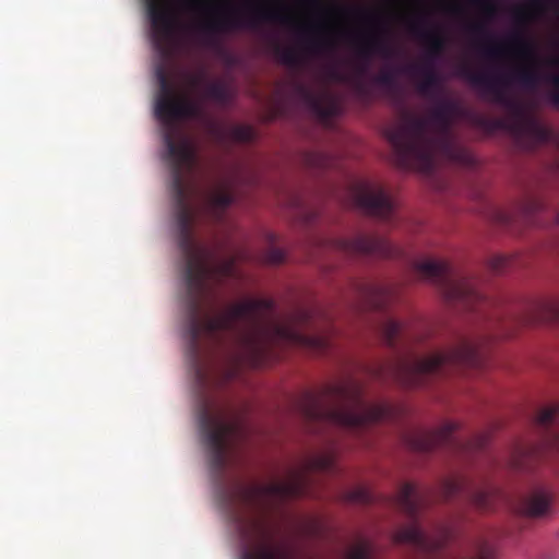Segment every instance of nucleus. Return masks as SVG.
Masks as SVG:
<instances>
[{"label": "nucleus", "instance_id": "nucleus-8", "mask_svg": "<svg viewBox=\"0 0 559 559\" xmlns=\"http://www.w3.org/2000/svg\"><path fill=\"white\" fill-rule=\"evenodd\" d=\"M556 412V408H545L538 414L537 420L540 424H546L555 416Z\"/></svg>", "mask_w": 559, "mask_h": 559}, {"label": "nucleus", "instance_id": "nucleus-6", "mask_svg": "<svg viewBox=\"0 0 559 559\" xmlns=\"http://www.w3.org/2000/svg\"><path fill=\"white\" fill-rule=\"evenodd\" d=\"M475 559H497V550L491 546L479 548Z\"/></svg>", "mask_w": 559, "mask_h": 559}, {"label": "nucleus", "instance_id": "nucleus-5", "mask_svg": "<svg viewBox=\"0 0 559 559\" xmlns=\"http://www.w3.org/2000/svg\"><path fill=\"white\" fill-rule=\"evenodd\" d=\"M459 428V424L455 421H445L442 423L438 429V433L440 435V438H445L449 436L452 431L456 430Z\"/></svg>", "mask_w": 559, "mask_h": 559}, {"label": "nucleus", "instance_id": "nucleus-3", "mask_svg": "<svg viewBox=\"0 0 559 559\" xmlns=\"http://www.w3.org/2000/svg\"><path fill=\"white\" fill-rule=\"evenodd\" d=\"M452 364L474 365L480 357V347L476 343L465 342L449 346Z\"/></svg>", "mask_w": 559, "mask_h": 559}, {"label": "nucleus", "instance_id": "nucleus-2", "mask_svg": "<svg viewBox=\"0 0 559 559\" xmlns=\"http://www.w3.org/2000/svg\"><path fill=\"white\" fill-rule=\"evenodd\" d=\"M449 364H452L449 346L440 347L428 352L418 358L414 365L417 372L429 373L433 372Z\"/></svg>", "mask_w": 559, "mask_h": 559}, {"label": "nucleus", "instance_id": "nucleus-4", "mask_svg": "<svg viewBox=\"0 0 559 559\" xmlns=\"http://www.w3.org/2000/svg\"><path fill=\"white\" fill-rule=\"evenodd\" d=\"M414 267L420 275L433 277L445 270V263L441 260L426 258L417 261Z\"/></svg>", "mask_w": 559, "mask_h": 559}, {"label": "nucleus", "instance_id": "nucleus-1", "mask_svg": "<svg viewBox=\"0 0 559 559\" xmlns=\"http://www.w3.org/2000/svg\"><path fill=\"white\" fill-rule=\"evenodd\" d=\"M519 513L528 519H545L555 513L554 495L547 488L526 492L519 504Z\"/></svg>", "mask_w": 559, "mask_h": 559}, {"label": "nucleus", "instance_id": "nucleus-7", "mask_svg": "<svg viewBox=\"0 0 559 559\" xmlns=\"http://www.w3.org/2000/svg\"><path fill=\"white\" fill-rule=\"evenodd\" d=\"M455 295H464L471 290V283L467 280H462L453 284Z\"/></svg>", "mask_w": 559, "mask_h": 559}, {"label": "nucleus", "instance_id": "nucleus-9", "mask_svg": "<svg viewBox=\"0 0 559 559\" xmlns=\"http://www.w3.org/2000/svg\"><path fill=\"white\" fill-rule=\"evenodd\" d=\"M504 262H506V257L501 255V257L492 258L490 263L492 266H498L499 264H503Z\"/></svg>", "mask_w": 559, "mask_h": 559}]
</instances>
